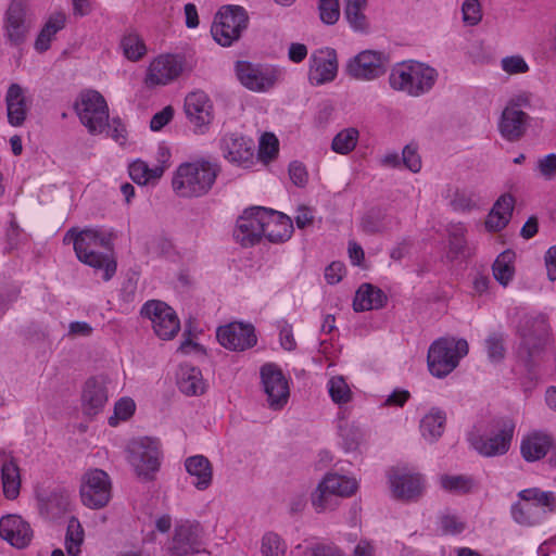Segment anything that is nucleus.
I'll return each mask as SVG.
<instances>
[{
  "instance_id": "nucleus-1",
  "label": "nucleus",
  "mask_w": 556,
  "mask_h": 556,
  "mask_svg": "<svg viewBox=\"0 0 556 556\" xmlns=\"http://www.w3.org/2000/svg\"><path fill=\"white\" fill-rule=\"evenodd\" d=\"M64 243L73 242L77 258L94 268L103 269V279L110 280L116 271V262L109 252L112 251V233L109 231L86 228L70 229L63 239Z\"/></svg>"
},
{
  "instance_id": "nucleus-2",
  "label": "nucleus",
  "mask_w": 556,
  "mask_h": 556,
  "mask_svg": "<svg viewBox=\"0 0 556 556\" xmlns=\"http://www.w3.org/2000/svg\"><path fill=\"white\" fill-rule=\"evenodd\" d=\"M219 166L208 161L181 164L173 177V189L184 198L201 197L213 187Z\"/></svg>"
},
{
  "instance_id": "nucleus-3",
  "label": "nucleus",
  "mask_w": 556,
  "mask_h": 556,
  "mask_svg": "<svg viewBox=\"0 0 556 556\" xmlns=\"http://www.w3.org/2000/svg\"><path fill=\"white\" fill-rule=\"evenodd\" d=\"M358 490L355 478L329 472L311 494V503L316 513L337 509L343 498L353 496Z\"/></svg>"
},
{
  "instance_id": "nucleus-4",
  "label": "nucleus",
  "mask_w": 556,
  "mask_h": 556,
  "mask_svg": "<svg viewBox=\"0 0 556 556\" xmlns=\"http://www.w3.org/2000/svg\"><path fill=\"white\" fill-rule=\"evenodd\" d=\"M437 77L435 70L430 66L418 62H404L392 68L389 80L393 89L417 97L429 91Z\"/></svg>"
},
{
  "instance_id": "nucleus-5",
  "label": "nucleus",
  "mask_w": 556,
  "mask_h": 556,
  "mask_svg": "<svg viewBox=\"0 0 556 556\" xmlns=\"http://www.w3.org/2000/svg\"><path fill=\"white\" fill-rule=\"evenodd\" d=\"M469 352L468 342L465 339L441 338L434 341L428 351V367L430 372L442 378L452 372L459 359Z\"/></svg>"
},
{
  "instance_id": "nucleus-6",
  "label": "nucleus",
  "mask_w": 556,
  "mask_h": 556,
  "mask_svg": "<svg viewBox=\"0 0 556 556\" xmlns=\"http://www.w3.org/2000/svg\"><path fill=\"white\" fill-rule=\"evenodd\" d=\"M75 111L89 134L99 135L106 129L109 106L100 92L96 90L83 92L75 103Z\"/></svg>"
},
{
  "instance_id": "nucleus-7",
  "label": "nucleus",
  "mask_w": 556,
  "mask_h": 556,
  "mask_svg": "<svg viewBox=\"0 0 556 556\" xmlns=\"http://www.w3.org/2000/svg\"><path fill=\"white\" fill-rule=\"evenodd\" d=\"M248 20L241 7H224L214 17L212 36L220 46L228 47L239 39L241 31L247 28Z\"/></svg>"
},
{
  "instance_id": "nucleus-8",
  "label": "nucleus",
  "mask_w": 556,
  "mask_h": 556,
  "mask_svg": "<svg viewBox=\"0 0 556 556\" xmlns=\"http://www.w3.org/2000/svg\"><path fill=\"white\" fill-rule=\"evenodd\" d=\"M80 498L91 509L105 507L112 497V482L109 475L101 469H89L81 476Z\"/></svg>"
},
{
  "instance_id": "nucleus-9",
  "label": "nucleus",
  "mask_w": 556,
  "mask_h": 556,
  "mask_svg": "<svg viewBox=\"0 0 556 556\" xmlns=\"http://www.w3.org/2000/svg\"><path fill=\"white\" fill-rule=\"evenodd\" d=\"M236 73L239 81L254 92H266L275 87L280 79V71L248 61H238Z\"/></svg>"
},
{
  "instance_id": "nucleus-10",
  "label": "nucleus",
  "mask_w": 556,
  "mask_h": 556,
  "mask_svg": "<svg viewBox=\"0 0 556 556\" xmlns=\"http://www.w3.org/2000/svg\"><path fill=\"white\" fill-rule=\"evenodd\" d=\"M141 315L151 321L155 334L162 340L173 339L180 329L175 311L165 302L148 301L141 308Z\"/></svg>"
},
{
  "instance_id": "nucleus-11",
  "label": "nucleus",
  "mask_w": 556,
  "mask_h": 556,
  "mask_svg": "<svg viewBox=\"0 0 556 556\" xmlns=\"http://www.w3.org/2000/svg\"><path fill=\"white\" fill-rule=\"evenodd\" d=\"M28 5L26 0H11L3 17L5 38L15 46L23 43L30 29L27 18Z\"/></svg>"
},
{
  "instance_id": "nucleus-12",
  "label": "nucleus",
  "mask_w": 556,
  "mask_h": 556,
  "mask_svg": "<svg viewBox=\"0 0 556 556\" xmlns=\"http://www.w3.org/2000/svg\"><path fill=\"white\" fill-rule=\"evenodd\" d=\"M387 58L375 50H365L354 56L346 65V72L356 79L370 80L386 73Z\"/></svg>"
},
{
  "instance_id": "nucleus-13",
  "label": "nucleus",
  "mask_w": 556,
  "mask_h": 556,
  "mask_svg": "<svg viewBox=\"0 0 556 556\" xmlns=\"http://www.w3.org/2000/svg\"><path fill=\"white\" fill-rule=\"evenodd\" d=\"M184 61L178 55L163 54L155 58L149 65L144 84L148 87L164 86L180 76Z\"/></svg>"
},
{
  "instance_id": "nucleus-14",
  "label": "nucleus",
  "mask_w": 556,
  "mask_h": 556,
  "mask_svg": "<svg viewBox=\"0 0 556 556\" xmlns=\"http://www.w3.org/2000/svg\"><path fill=\"white\" fill-rule=\"evenodd\" d=\"M264 391L273 409H280L289 399V386L282 371L274 364H266L261 369Z\"/></svg>"
},
{
  "instance_id": "nucleus-15",
  "label": "nucleus",
  "mask_w": 556,
  "mask_h": 556,
  "mask_svg": "<svg viewBox=\"0 0 556 556\" xmlns=\"http://www.w3.org/2000/svg\"><path fill=\"white\" fill-rule=\"evenodd\" d=\"M264 207L256 206L248 208L238 218L233 237L243 247L257 243L264 237V216L261 212Z\"/></svg>"
},
{
  "instance_id": "nucleus-16",
  "label": "nucleus",
  "mask_w": 556,
  "mask_h": 556,
  "mask_svg": "<svg viewBox=\"0 0 556 556\" xmlns=\"http://www.w3.org/2000/svg\"><path fill=\"white\" fill-rule=\"evenodd\" d=\"M219 343L231 351H244L256 344L254 327L251 324L230 323L217 330Z\"/></svg>"
},
{
  "instance_id": "nucleus-17",
  "label": "nucleus",
  "mask_w": 556,
  "mask_h": 556,
  "mask_svg": "<svg viewBox=\"0 0 556 556\" xmlns=\"http://www.w3.org/2000/svg\"><path fill=\"white\" fill-rule=\"evenodd\" d=\"M160 451L157 443L149 438L134 441L129 446V462L139 475L157 470Z\"/></svg>"
},
{
  "instance_id": "nucleus-18",
  "label": "nucleus",
  "mask_w": 556,
  "mask_h": 556,
  "mask_svg": "<svg viewBox=\"0 0 556 556\" xmlns=\"http://www.w3.org/2000/svg\"><path fill=\"white\" fill-rule=\"evenodd\" d=\"M338 73V58L333 49L315 51L309 59L308 79L312 85H324L332 81Z\"/></svg>"
},
{
  "instance_id": "nucleus-19",
  "label": "nucleus",
  "mask_w": 556,
  "mask_h": 556,
  "mask_svg": "<svg viewBox=\"0 0 556 556\" xmlns=\"http://www.w3.org/2000/svg\"><path fill=\"white\" fill-rule=\"evenodd\" d=\"M199 526L184 522L175 528L168 551L172 556H189L200 552Z\"/></svg>"
},
{
  "instance_id": "nucleus-20",
  "label": "nucleus",
  "mask_w": 556,
  "mask_h": 556,
  "mask_svg": "<svg viewBox=\"0 0 556 556\" xmlns=\"http://www.w3.org/2000/svg\"><path fill=\"white\" fill-rule=\"evenodd\" d=\"M185 112L201 132L213 121V104L203 91L190 92L185 99Z\"/></svg>"
},
{
  "instance_id": "nucleus-21",
  "label": "nucleus",
  "mask_w": 556,
  "mask_h": 556,
  "mask_svg": "<svg viewBox=\"0 0 556 556\" xmlns=\"http://www.w3.org/2000/svg\"><path fill=\"white\" fill-rule=\"evenodd\" d=\"M529 115L521 109H517L516 104H507L502 112L498 130L501 135L508 141H518L527 131Z\"/></svg>"
},
{
  "instance_id": "nucleus-22",
  "label": "nucleus",
  "mask_w": 556,
  "mask_h": 556,
  "mask_svg": "<svg viewBox=\"0 0 556 556\" xmlns=\"http://www.w3.org/2000/svg\"><path fill=\"white\" fill-rule=\"evenodd\" d=\"M0 536L14 547L24 548L33 539V530L21 516L8 515L0 519Z\"/></svg>"
},
{
  "instance_id": "nucleus-23",
  "label": "nucleus",
  "mask_w": 556,
  "mask_h": 556,
  "mask_svg": "<svg viewBox=\"0 0 556 556\" xmlns=\"http://www.w3.org/2000/svg\"><path fill=\"white\" fill-rule=\"evenodd\" d=\"M523 344L530 353L543 346L548 337L547 318L543 314L526 316L519 327Z\"/></svg>"
},
{
  "instance_id": "nucleus-24",
  "label": "nucleus",
  "mask_w": 556,
  "mask_h": 556,
  "mask_svg": "<svg viewBox=\"0 0 556 556\" xmlns=\"http://www.w3.org/2000/svg\"><path fill=\"white\" fill-rule=\"evenodd\" d=\"M514 424L505 422L503 428L492 437H479L472 440V446L481 455L491 457L505 454L510 446L514 434Z\"/></svg>"
},
{
  "instance_id": "nucleus-25",
  "label": "nucleus",
  "mask_w": 556,
  "mask_h": 556,
  "mask_svg": "<svg viewBox=\"0 0 556 556\" xmlns=\"http://www.w3.org/2000/svg\"><path fill=\"white\" fill-rule=\"evenodd\" d=\"M264 216V237L274 243L287 241L293 231L292 222L289 216L264 207L261 212Z\"/></svg>"
},
{
  "instance_id": "nucleus-26",
  "label": "nucleus",
  "mask_w": 556,
  "mask_h": 556,
  "mask_svg": "<svg viewBox=\"0 0 556 556\" xmlns=\"http://www.w3.org/2000/svg\"><path fill=\"white\" fill-rule=\"evenodd\" d=\"M222 149L225 159L230 163L244 167L253 163L254 151L252 142L243 137L235 135L225 136Z\"/></svg>"
},
{
  "instance_id": "nucleus-27",
  "label": "nucleus",
  "mask_w": 556,
  "mask_h": 556,
  "mask_svg": "<svg viewBox=\"0 0 556 556\" xmlns=\"http://www.w3.org/2000/svg\"><path fill=\"white\" fill-rule=\"evenodd\" d=\"M8 122L13 127H20L24 124L29 104L26 99L25 90L18 84H11L5 94Z\"/></svg>"
},
{
  "instance_id": "nucleus-28",
  "label": "nucleus",
  "mask_w": 556,
  "mask_h": 556,
  "mask_svg": "<svg viewBox=\"0 0 556 556\" xmlns=\"http://www.w3.org/2000/svg\"><path fill=\"white\" fill-rule=\"evenodd\" d=\"M394 497L412 501L419 497L424 490L422 477L419 473H394L390 476Z\"/></svg>"
},
{
  "instance_id": "nucleus-29",
  "label": "nucleus",
  "mask_w": 556,
  "mask_h": 556,
  "mask_svg": "<svg viewBox=\"0 0 556 556\" xmlns=\"http://www.w3.org/2000/svg\"><path fill=\"white\" fill-rule=\"evenodd\" d=\"M169 159V152L161 148L160 149V164L150 167L144 161L137 160L129 165V175L131 179L138 185H147L159 180L167 167V161Z\"/></svg>"
},
{
  "instance_id": "nucleus-30",
  "label": "nucleus",
  "mask_w": 556,
  "mask_h": 556,
  "mask_svg": "<svg viewBox=\"0 0 556 556\" xmlns=\"http://www.w3.org/2000/svg\"><path fill=\"white\" fill-rule=\"evenodd\" d=\"M552 444L553 440L548 434L533 431L522 439L520 452L527 462H535L548 453Z\"/></svg>"
},
{
  "instance_id": "nucleus-31",
  "label": "nucleus",
  "mask_w": 556,
  "mask_h": 556,
  "mask_svg": "<svg viewBox=\"0 0 556 556\" xmlns=\"http://www.w3.org/2000/svg\"><path fill=\"white\" fill-rule=\"evenodd\" d=\"M81 400L85 414L97 415L108 401L105 387L97 379H88L84 387Z\"/></svg>"
},
{
  "instance_id": "nucleus-32",
  "label": "nucleus",
  "mask_w": 556,
  "mask_h": 556,
  "mask_svg": "<svg viewBox=\"0 0 556 556\" xmlns=\"http://www.w3.org/2000/svg\"><path fill=\"white\" fill-rule=\"evenodd\" d=\"M514 208V198L504 194L493 205L485 220V227L490 231H500L508 224Z\"/></svg>"
},
{
  "instance_id": "nucleus-33",
  "label": "nucleus",
  "mask_w": 556,
  "mask_h": 556,
  "mask_svg": "<svg viewBox=\"0 0 556 556\" xmlns=\"http://www.w3.org/2000/svg\"><path fill=\"white\" fill-rule=\"evenodd\" d=\"M186 470L195 480L192 482L198 490L207 489L213 479V469L210 460L202 456H191L186 459Z\"/></svg>"
},
{
  "instance_id": "nucleus-34",
  "label": "nucleus",
  "mask_w": 556,
  "mask_h": 556,
  "mask_svg": "<svg viewBox=\"0 0 556 556\" xmlns=\"http://www.w3.org/2000/svg\"><path fill=\"white\" fill-rule=\"evenodd\" d=\"M387 301L386 294L378 288L364 283L356 291L353 307L356 312L381 308Z\"/></svg>"
},
{
  "instance_id": "nucleus-35",
  "label": "nucleus",
  "mask_w": 556,
  "mask_h": 556,
  "mask_svg": "<svg viewBox=\"0 0 556 556\" xmlns=\"http://www.w3.org/2000/svg\"><path fill=\"white\" fill-rule=\"evenodd\" d=\"M368 0H346L344 7V17L349 26L357 33H367L369 30V20L365 14Z\"/></svg>"
},
{
  "instance_id": "nucleus-36",
  "label": "nucleus",
  "mask_w": 556,
  "mask_h": 556,
  "mask_svg": "<svg viewBox=\"0 0 556 556\" xmlns=\"http://www.w3.org/2000/svg\"><path fill=\"white\" fill-rule=\"evenodd\" d=\"M66 22L67 15L64 12L52 13L45 23L35 41L36 50L40 52L47 51L50 47L52 38L58 31L65 27Z\"/></svg>"
},
{
  "instance_id": "nucleus-37",
  "label": "nucleus",
  "mask_w": 556,
  "mask_h": 556,
  "mask_svg": "<svg viewBox=\"0 0 556 556\" xmlns=\"http://www.w3.org/2000/svg\"><path fill=\"white\" fill-rule=\"evenodd\" d=\"M178 387L187 395H200L205 391V383L200 369L184 365L180 367Z\"/></svg>"
},
{
  "instance_id": "nucleus-38",
  "label": "nucleus",
  "mask_w": 556,
  "mask_h": 556,
  "mask_svg": "<svg viewBox=\"0 0 556 556\" xmlns=\"http://www.w3.org/2000/svg\"><path fill=\"white\" fill-rule=\"evenodd\" d=\"M466 228L463 224H451L448 227L447 257L455 260L471 255V249L465 239Z\"/></svg>"
},
{
  "instance_id": "nucleus-39",
  "label": "nucleus",
  "mask_w": 556,
  "mask_h": 556,
  "mask_svg": "<svg viewBox=\"0 0 556 556\" xmlns=\"http://www.w3.org/2000/svg\"><path fill=\"white\" fill-rule=\"evenodd\" d=\"M3 494L8 500H15L20 494V468L13 459L5 460L1 466Z\"/></svg>"
},
{
  "instance_id": "nucleus-40",
  "label": "nucleus",
  "mask_w": 556,
  "mask_h": 556,
  "mask_svg": "<svg viewBox=\"0 0 556 556\" xmlns=\"http://www.w3.org/2000/svg\"><path fill=\"white\" fill-rule=\"evenodd\" d=\"M446 421V415L440 409L432 408L420 421V431L422 437L433 442L439 439Z\"/></svg>"
},
{
  "instance_id": "nucleus-41",
  "label": "nucleus",
  "mask_w": 556,
  "mask_h": 556,
  "mask_svg": "<svg viewBox=\"0 0 556 556\" xmlns=\"http://www.w3.org/2000/svg\"><path fill=\"white\" fill-rule=\"evenodd\" d=\"M511 516L521 526H533L541 519L539 508L528 501H521L513 505Z\"/></svg>"
},
{
  "instance_id": "nucleus-42",
  "label": "nucleus",
  "mask_w": 556,
  "mask_h": 556,
  "mask_svg": "<svg viewBox=\"0 0 556 556\" xmlns=\"http://www.w3.org/2000/svg\"><path fill=\"white\" fill-rule=\"evenodd\" d=\"M519 497L521 501H528L529 503H533L536 507L542 506L546 508V511H554L556 509V497L554 493L542 491L538 488L522 490L519 493Z\"/></svg>"
},
{
  "instance_id": "nucleus-43",
  "label": "nucleus",
  "mask_w": 556,
  "mask_h": 556,
  "mask_svg": "<svg viewBox=\"0 0 556 556\" xmlns=\"http://www.w3.org/2000/svg\"><path fill=\"white\" fill-rule=\"evenodd\" d=\"M392 226V218L381 211H370L362 220V228L366 233H381Z\"/></svg>"
},
{
  "instance_id": "nucleus-44",
  "label": "nucleus",
  "mask_w": 556,
  "mask_h": 556,
  "mask_svg": "<svg viewBox=\"0 0 556 556\" xmlns=\"http://www.w3.org/2000/svg\"><path fill=\"white\" fill-rule=\"evenodd\" d=\"M83 542L84 529L76 517H71L65 538V547L68 556H78Z\"/></svg>"
},
{
  "instance_id": "nucleus-45",
  "label": "nucleus",
  "mask_w": 556,
  "mask_h": 556,
  "mask_svg": "<svg viewBox=\"0 0 556 556\" xmlns=\"http://www.w3.org/2000/svg\"><path fill=\"white\" fill-rule=\"evenodd\" d=\"M514 253L505 251L497 256L493 264V276L503 286H507L514 276Z\"/></svg>"
},
{
  "instance_id": "nucleus-46",
  "label": "nucleus",
  "mask_w": 556,
  "mask_h": 556,
  "mask_svg": "<svg viewBox=\"0 0 556 556\" xmlns=\"http://www.w3.org/2000/svg\"><path fill=\"white\" fill-rule=\"evenodd\" d=\"M358 130L356 128H345L338 132L332 140L331 148L340 154H348L357 144Z\"/></svg>"
},
{
  "instance_id": "nucleus-47",
  "label": "nucleus",
  "mask_w": 556,
  "mask_h": 556,
  "mask_svg": "<svg viewBox=\"0 0 556 556\" xmlns=\"http://www.w3.org/2000/svg\"><path fill=\"white\" fill-rule=\"evenodd\" d=\"M287 552L286 542L276 533H266L261 541V556H285Z\"/></svg>"
},
{
  "instance_id": "nucleus-48",
  "label": "nucleus",
  "mask_w": 556,
  "mask_h": 556,
  "mask_svg": "<svg viewBox=\"0 0 556 556\" xmlns=\"http://www.w3.org/2000/svg\"><path fill=\"white\" fill-rule=\"evenodd\" d=\"M340 435L346 451L356 450L364 440L363 430L355 424L344 422L341 425Z\"/></svg>"
},
{
  "instance_id": "nucleus-49",
  "label": "nucleus",
  "mask_w": 556,
  "mask_h": 556,
  "mask_svg": "<svg viewBox=\"0 0 556 556\" xmlns=\"http://www.w3.org/2000/svg\"><path fill=\"white\" fill-rule=\"evenodd\" d=\"M485 349L491 362H501L506 353L504 334L500 332L490 333L485 339Z\"/></svg>"
},
{
  "instance_id": "nucleus-50",
  "label": "nucleus",
  "mask_w": 556,
  "mask_h": 556,
  "mask_svg": "<svg viewBox=\"0 0 556 556\" xmlns=\"http://www.w3.org/2000/svg\"><path fill=\"white\" fill-rule=\"evenodd\" d=\"M329 394L337 404L348 403L352 397V392L342 377H332L328 382Z\"/></svg>"
},
{
  "instance_id": "nucleus-51",
  "label": "nucleus",
  "mask_w": 556,
  "mask_h": 556,
  "mask_svg": "<svg viewBox=\"0 0 556 556\" xmlns=\"http://www.w3.org/2000/svg\"><path fill=\"white\" fill-rule=\"evenodd\" d=\"M440 484L448 492L467 493L472 488V480L465 476L443 475L440 478Z\"/></svg>"
},
{
  "instance_id": "nucleus-52",
  "label": "nucleus",
  "mask_w": 556,
  "mask_h": 556,
  "mask_svg": "<svg viewBox=\"0 0 556 556\" xmlns=\"http://www.w3.org/2000/svg\"><path fill=\"white\" fill-rule=\"evenodd\" d=\"M122 48L127 59L137 61L146 53V46L138 35L129 34L122 40Z\"/></svg>"
},
{
  "instance_id": "nucleus-53",
  "label": "nucleus",
  "mask_w": 556,
  "mask_h": 556,
  "mask_svg": "<svg viewBox=\"0 0 556 556\" xmlns=\"http://www.w3.org/2000/svg\"><path fill=\"white\" fill-rule=\"evenodd\" d=\"M320 21L327 25H333L340 17L339 0H318Z\"/></svg>"
},
{
  "instance_id": "nucleus-54",
  "label": "nucleus",
  "mask_w": 556,
  "mask_h": 556,
  "mask_svg": "<svg viewBox=\"0 0 556 556\" xmlns=\"http://www.w3.org/2000/svg\"><path fill=\"white\" fill-rule=\"evenodd\" d=\"M136 409L135 402L129 397L121 399L114 407V415L109 418L111 426H116L119 420H127L132 416Z\"/></svg>"
},
{
  "instance_id": "nucleus-55",
  "label": "nucleus",
  "mask_w": 556,
  "mask_h": 556,
  "mask_svg": "<svg viewBox=\"0 0 556 556\" xmlns=\"http://www.w3.org/2000/svg\"><path fill=\"white\" fill-rule=\"evenodd\" d=\"M447 197L451 198V206L456 211H469L475 206L472 193L466 190L456 189Z\"/></svg>"
},
{
  "instance_id": "nucleus-56",
  "label": "nucleus",
  "mask_w": 556,
  "mask_h": 556,
  "mask_svg": "<svg viewBox=\"0 0 556 556\" xmlns=\"http://www.w3.org/2000/svg\"><path fill=\"white\" fill-rule=\"evenodd\" d=\"M502 70L509 75L525 74L529 71V65L520 55H510L501 61Z\"/></svg>"
},
{
  "instance_id": "nucleus-57",
  "label": "nucleus",
  "mask_w": 556,
  "mask_h": 556,
  "mask_svg": "<svg viewBox=\"0 0 556 556\" xmlns=\"http://www.w3.org/2000/svg\"><path fill=\"white\" fill-rule=\"evenodd\" d=\"M465 24L475 26L482 18L481 5L478 0H466L462 7Z\"/></svg>"
},
{
  "instance_id": "nucleus-58",
  "label": "nucleus",
  "mask_w": 556,
  "mask_h": 556,
  "mask_svg": "<svg viewBox=\"0 0 556 556\" xmlns=\"http://www.w3.org/2000/svg\"><path fill=\"white\" fill-rule=\"evenodd\" d=\"M536 169L545 180H552L556 177V154H547L536 162Z\"/></svg>"
},
{
  "instance_id": "nucleus-59",
  "label": "nucleus",
  "mask_w": 556,
  "mask_h": 556,
  "mask_svg": "<svg viewBox=\"0 0 556 556\" xmlns=\"http://www.w3.org/2000/svg\"><path fill=\"white\" fill-rule=\"evenodd\" d=\"M278 153V139L274 134L266 132L260 142V155L263 159L271 160Z\"/></svg>"
},
{
  "instance_id": "nucleus-60",
  "label": "nucleus",
  "mask_w": 556,
  "mask_h": 556,
  "mask_svg": "<svg viewBox=\"0 0 556 556\" xmlns=\"http://www.w3.org/2000/svg\"><path fill=\"white\" fill-rule=\"evenodd\" d=\"M402 161L404 165L413 173H418L421 168V160L417 153V148L413 144H407L403 149Z\"/></svg>"
},
{
  "instance_id": "nucleus-61",
  "label": "nucleus",
  "mask_w": 556,
  "mask_h": 556,
  "mask_svg": "<svg viewBox=\"0 0 556 556\" xmlns=\"http://www.w3.org/2000/svg\"><path fill=\"white\" fill-rule=\"evenodd\" d=\"M289 176L292 182L298 187H303L308 180L305 166L300 162H292L289 166Z\"/></svg>"
},
{
  "instance_id": "nucleus-62",
  "label": "nucleus",
  "mask_w": 556,
  "mask_h": 556,
  "mask_svg": "<svg viewBox=\"0 0 556 556\" xmlns=\"http://www.w3.org/2000/svg\"><path fill=\"white\" fill-rule=\"evenodd\" d=\"M174 116V110L172 106L164 108L161 112L156 113L151 122L150 127L152 130L157 131L161 130L165 125H167Z\"/></svg>"
},
{
  "instance_id": "nucleus-63",
  "label": "nucleus",
  "mask_w": 556,
  "mask_h": 556,
  "mask_svg": "<svg viewBox=\"0 0 556 556\" xmlns=\"http://www.w3.org/2000/svg\"><path fill=\"white\" fill-rule=\"evenodd\" d=\"M106 129L110 137L116 142L123 143L125 141L126 128L119 118L114 117L111 122L108 121Z\"/></svg>"
},
{
  "instance_id": "nucleus-64",
  "label": "nucleus",
  "mask_w": 556,
  "mask_h": 556,
  "mask_svg": "<svg viewBox=\"0 0 556 556\" xmlns=\"http://www.w3.org/2000/svg\"><path fill=\"white\" fill-rule=\"evenodd\" d=\"M344 274V265L340 262H332L325 270V278L328 283H338Z\"/></svg>"
}]
</instances>
